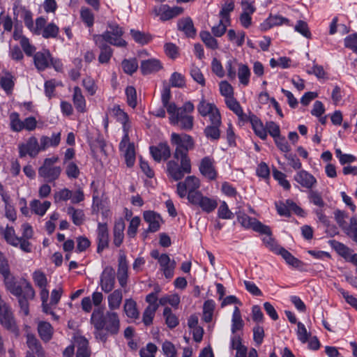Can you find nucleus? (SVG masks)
<instances>
[{
  "label": "nucleus",
  "instance_id": "1",
  "mask_svg": "<svg viewBox=\"0 0 357 357\" xmlns=\"http://www.w3.org/2000/svg\"><path fill=\"white\" fill-rule=\"evenodd\" d=\"M171 143L176 148L173 153V159L167 163V174L169 178L178 181L192 172L188 151L194 148L195 142L189 135L173 132L171 135Z\"/></svg>",
  "mask_w": 357,
  "mask_h": 357
},
{
  "label": "nucleus",
  "instance_id": "2",
  "mask_svg": "<svg viewBox=\"0 0 357 357\" xmlns=\"http://www.w3.org/2000/svg\"><path fill=\"white\" fill-rule=\"evenodd\" d=\"M0 273L3 276L6 289L17 298L20 312H22L24 316H28L29 314V301L34 298L35 290L31 283L26 280H24L22 284L15 281L14 277L10 275L8 263L1 252Z\"/></svg>",
  "mask_w": 357,
  "mask_h": 357
},
{
  "label": "nucleus",
  "instance_id": "3",
  "mask_svg": "<svg viewBox=\"0 0 357 357\" xmlns=\"http://www.w3.org/2000/svg\"><path fill=\"white\" fill-rule=\"evenodd\" d=\"M171 98L169 87L165 86L161 92V102L169 114V123L174 126H179L183 130H192L194 118L189 114L194 111V105L190 101H187L182 107H177L175 102L170 101Z\"/></svg>",
  "mask_w": 357,
  "mask_h": 357
},
{
  "label": "nucleus",
  "instance_id": "4",
  "mask_svg": "<svg viewBox=\"0 0 357 357\" xmlns=\"http://www.w3.org/2000/svg\"><path fill=\"white\" fill-rule=\"evenodd\" d=\"M91 323L94 329H104L109 335H116L121 328L120 318L117 312L107 311L97 307L94 309L91 316Z\"/></svg>",
  "mask_w": 357,
  "mask_h": 357
},
{
  "label": "nucleus",
  "instance_id": "5",
  "mask_svg": "<svg viewBox=\"0 0 357 357\" xmlns=\"http://www.w3.org/2000/svg\"><path fill=\"white\" fill-rule=\"evenodd\" d=\"M124 33L123 27L117 22L108 21L107 29L102 33L94 36V41L96 44L102 42L118 47H126L128 43L123 38Z\"/></svg>",
  "mask_w": 357,
  "mask_h": 357
},
{
  "label": "nucleus",
  "instance_id": "6",
  "mask_svg": "<svg viewBox=\"0 0 357 357\" xmlns=\"http://www.w3.org/2000/svg\"><path fill=\"white\" fill-rule=\"evenodd\" d=\"M58 160L59 158L57 156L45 158L43 165L38 169L39 176L43 178L48 183L57 180L61 173V167L54 166Z\"/></svg>",
  "mask_w": 357,
  "mask_h": 357
},
{
  "label": "nucleus",
  "instance_id": "7",
  "mask_svg": "<svg viewBox=\"0 0 357 357\" xmlns=\"http://www.w3.org/2000/svg\"><path fill=\"white\" fill-rule=\"evenodd\" d=\"M200 187V180L195 176H188L183 182L177 183V193L181 198L187 196L188 202L191 201L190 195L201 193L198 189Z\"/></svg>",
  "mask_w": 357,
  "mask_h": 357
},
{
  "label": "nucleus",
  "instance_id": "8",
  "mask_svg": "<svg viewBox=\"0 0 357 357\" xmlns=\"http://www.w3.org/2000/svg\"><path fill=\"white\" fill-rule=\"evenodd\" d=\"M238 222L246 229H252L260 234H266L268 237L271 235L269 227L263 225L255 218H251L245 213L239 212L237 214Z\"/></svg>",
  "mask_w": 357,
  "mask_h": 357
},
{
  "label": "nucleus",
  "instance_id": "9",
  "mask_svg": "<svg viewBox=\"0 0 357 357\" xmlns=\"http://www.w3.org/2000/svg\"><path fill=\"white\" fill-rule=\"evenodd\" d=\"M197 111L202 116H208L210 123H222L220 112L215 104L208 102L202 98L197 105Z\"/></svg>",
  "mask_w": 357,
  "mask_h": 357
},
{
  "label": "nucleus",
  "instance_id": "10",
  "mask_svg": "<svg viewBox=\"0 0 357 357\" xmlns=\"http://www.w3.org/2000/svg\"><path fill=\"white\" fill-rule=\"evenodd\" d=\"M119 150L123 155L128 167H131L135 161V144L130 142L129 133L124 129V134L119 143Z\"/></svg>",
  "mask_w": 357,
  "mask_h": 357
},
{
  "label": "nucleus",
  "instance_id": "11",
  "mask_svg": "<svg viewBox=\"0 0 357 357\" xmlns=\"http://www.w3.org/2000/svg\"><path fill=\"white\" fill-rule=\"evenodd\" d=\"M18 149L20 158H24L27 155L31 158H35L40 151H43L40 144L38 143V139L34 136H31L25 142L20 144Z\"/></svg>",
  "mask_w": 357,
  "mask_h": 357
},
{
  "label": "nucleus",
  "instance_id": "12",
  "mask_svg": "<svg viewBox=\"0 0 357 357\" xmlns=\"http://www.w3.org/2000/svg\"><path fill=\"white\" fill-rule=\"evenodd\" d=\"M265 243L275 254L281 255L289 265L296 268L301 266V261L294 257L288 250L282 247H280V245H278L275 243L274 240L271 237V236L268 238Z\"/></svg>",
  "mask_w": 357,
  "mask_h": 357
},
{
  "label": "nucleus",
  "instance_id": "13",
  "mask_svg": "<svg viewBox=\"0 0 357 357\" xmlns=\"http://www.w3.org/2000/svg\"><path fill=\"white\" fill-rule=\"evenodd\" d=\"M199 171L204 177L209 181L215 180L218 176L215 168V161L211 156H205L200 160Z\"/></svg>",
  "mask_w": 357,
  "mask_h": 357
},
{
  "label": "nucleus",
  "instance_id": "14",
  "mask_svg": "<svg viewBox=\"0 0 357 357\" xmlns=\"http://www.w3.org/2000/svg\"><path fill=\"white\" fill-rule=\"evenodd\" d=\"M191 201L189 202L195 206H199L204 212L210 213L218 206L216 199L204 196L203 194L197 193L194 196L190 195Z\"/></svg>",
  "mask_w": 357,
  "mask_h": 357
},
{
  "label": "nucleus",
  "instance_id": "15",
  "mask_svg": "<svg viewBox=\"0 0 357 357\" xmlns=\"http://www.w3.org/2000/svg\"><path fill=\"white\" fill-rule=\"evenodd\" d=\"M294 181L302 188L312 190L317 184V178L306 170L298 171L294 176Z\"/></svg>",
  "mask_w": 357,
  "mask_h": 357
},
{
  "label": "nucleus",
  "instance_id": "16",
  "mask_svg": "<svg viewBox=\"0 0 357 357\" xmlns=\"http://www.w3.org/2000/svg\"><path fill=\"white\" fill-rule=\"evenodd\" d=\"M149 149L153 160L158 162L161 160H167L171 155L170 147L167 142H161L156 146H151Z\"/></svg>",
  "mask_w": 357,
  "mask_h": 357
},
{
  "label": "nucleus",
  "instance_id": "17",
  "mask_svg": "<svg viewBox=\"0 0 357 357\" xmlns=\"http://www.w3.org/2000/svg\"><path fill=\"white\" fill-rule=\"evenodd\" d=\"M115 284V272L111 267H107L104 269L100 277L101 289L105 292H110Z\"/></svg>",
  "mask_w": 357,
  "mask_h": 357
},
{
  "label": "nucleus",
  "instance_id": "18",
  "mask_svg": "<svg viewBox=\"0 0 357 357\" xmlns=\"http://www.w3.org/2000/svg\"><path fill=\"white\" fill-rule=\"evenodd\" d=\"M144 221L149 224L147 231L156 232L160 229L162 219L160 214L153 211H146L143 213Z\"/></svg>",
  "mask_w": 357,
  "mask_h": 357
},
{
  "label": "nucleus",
  "instance_id": "19",
  "mask_svg": "<svg viewBox=\"0 0 357 357\" xmlns=\"http://www.w3.org/2000/svg\"><path fill=\"white\" fill-rule=\"evenodd\" d=\"M97 252H102L109 245V232L107 223L99 222L97 228Z\"/></svg>",
  "mask_w": 357,
  "mask_h": 357
},
{
  "label": "nucleus",
  "instance_id": "20",
  "mask_svg": "<svg viewBox=\"0 0 357 357\" xmlns=\"http://www.w3.org/2000/svg\"><path fill=\"white\" fill-rule=\"evenodd\" d=\"M52 55L48 50L44 49L33 55V63L38 71H44L50 66Z\"/></svg>",
  "mask_w": 357,
  "mask_h": 357
},
{
  "label": "nucleus",
  "instance_id": "21",
  "mask_svg": "<svg viewBox=\"0 0 357 357\" xmlns=\"http://www.w3.org/2000/svg\"><path fill=\"white\" fill-rule=\"evenodd\" d=\"M26 344L28 350L26 356L36 355L38 357H44L45 353L39 340L32 334H27Z\"/></svg>",
  "mask_w": 357,
  "mask_h": 357
},
{
  "label": "nucleus",
  "instance_id": "22",
  "mask_svg": "<svg viewBox=\"0 0 357 357\" xmlns=\"http://www.w3.org/2000/svg\"><path fill=\"white\" fill-rule=\"evenodd\" d=\"M128 268L126 256L121 255L119 258L117 279L121 287H125L127 284L128 278Z\"/></svg>",
  "mask_w": 357,
  "mask_h": 357
},
{
  "label": "nucleus",
  "instance_id": "23",
  "mask_svg": "<svg viewBox=\"0 0 357 357\" xmlns=\"http://www.w3.org/2000/svg\"><path fill=\"white\" fill-rule=\"evenodd\" d=\"M183 12V8L178 6L170 7L168 5H161L157 10V14L162 20L166 21L175 17Z\"/></svg>",
  "mask_w": 357,
  "mask_h": 357
},
{
  "label": "nucleus",
  "instance_id": "24",
  "mask_svg": "<svg viewBox=\"0 0 357 357\" xmlns=\"http://www.w3.org/2000/svg\"><path fill=\"white\" fill-rule=\"evenodd\" d=\"M160 270L167 279H172L174 275V270L176 263L174 259H171L169 256H164L160 260Z\"/></svg>",
  "mask_w": 357,
  "mask_h": 357
},
{
  "label": "nucleus",
  "instance_id": "25",
  "mask_svg": "<svg viewBox=\"0 0 357 357\" xmlns=\"http://www.w3.org/2000/svg\"><path fill=\"white\" fill-rule=\"evenodd\" d=\"M282 24L289 25V20L280 15H270L265 21L260 24V29L266 31L275 26H280Z\"/></svg>",
  "mask_w": 357,
  "mask_h": 357
},
{
  "label": "nucleus",
  "instance_id": "26",
  "mask_svg": "<svg viewBox=\"0 0 357 357\" xmlns=\"http://www.w3.org/2000/svg\"><path fill=\"white\" fill-rule=\"evenodd\" d=\"M162 68V64L157 59H149L141 62L140 70L143 75H149L159 71Z\"/></svg>",
  "mask_w": 357,
  "mask_h": 357
},
{
  "label": "nucleus",
  "instance_id": "27",
  "mask_svg": "<svg viewBox=\"0 0 357 357\" xmlns=\"http://www.w3.org/2000/svg\"><path fill=\"white\" fill-rule=\"evenodd\" d=\"M74 344L77 348L76 357H90L91 351L89 348V342L84 337H75Z\"/></svg>",
  "mask_w": 357,
  "mask_h": 357
},
{
  "label": "nucleus",
  "instance_id": "28",
  "mask_svg": "<svg viewBox=\"0 0 357 357\" xmlns=\"http://www.w3.org/2000/svg\"><path fill=\"white\" fill-rule=\"evenodd\" d=\"M331 247L346 261H349L351 255H352V250L344 243L335 240L329 241Z\"/></svg>",
  "mask_w": 357,
  "mask_h": 357
},
{
  "label": "nucleus",
  "instance_id": "29",
  "mask_svg": "<svg viewBox=\"0 0 357 357\" xmlns=\"http://www.w3.org/2000/svg\"><path fill=\"white\" fill-rule=\"evenodd\" d=\"M125 222L122 218L117 220L115 222L114 227V244L116 247H119L123 243L124 238V229H125Z\"/></svg>",
  "mask_w": 357,
  "mask_h": 357
},
{
  "label": "nucleus",
  "instance_id": "30",
  "mask_svg": "<svg viewBox=\"0 0 357 357\" xmlns=\"http://www.w3.org/2000/svg\"><path fill=\"white\" fill-rule=\"evenodd\" d=\"M38 332L41 340L47 342L52 337L54 329L49 322L41 321L38 324Z\"/></svg>",
  "mask_w": 357,
  "mask_h": 357
},
{
  "label": "nucleus",
  "instance_id": "31",
  "mask_svg": "<svg viewBox=\"0 0 357 357\" xmlns=\"http://www.w3.org/2000/svg\"><path fill=\"white\" fill-rule=\"evenodd\" d=\"M61 142V132L53 133L51 137L42 136L40 138V148L43 151L50 147L57 146Z\"/></svg>",
  "mask_w": 357,
  "mask_h": 357
},
{
  "label": "nucleus",
  "instance_id": "32",
  "mask_svg": "<svg viewBox=\"0 0 357 357\" xmlns=\"http://www.w3.org/2000/svg\"><path fill=\"white\" fill-rule=\"evenodd\" d=\"M123 292L121 289H116L107 296L109 311L118 310L122 303Z\"/></svg>",
  "mask_w": 357,
  "mask_h": 357
},
{
  "label": "nucleus",
  "instance_id": "33",
  "mask_svg": "<svg viewBox=\"0 0 357 357\" xmlns=\"http://www.w3.org/2000/svg\"><path fill=\"white\" fill-rule=\"evenodd\" d=\"M73 101L76 109L79 112H84L86 109V100L82 90L78 86L73 89Z\"/></svg>",
  "mask_w": 357,
  "mask_h": 357
},
{
  "label": "nucleus",
  "instance_id": "34",
  "mask_svg": "<svg viewBox=\"0 0 357 357\" xmlns=\"http://www.w3.org/2000/svg\"><path fill=\"white\" fill-rule=\"evenodd\" d=\"M96 45L100 50L98 56L99 63L101 64L108 63L113 55V50L105 43L100 42L99 44Z\"/></svg>",
  "mask_w": 357,
  "mask_h": 357
},
{
  "label": "nucleus",
  "instance_id": "35",
  "mask_svg": "<svg viewBox=\"0 0 357 357\" xmlns=\"http://www.w3.org/2000/svg\"><path fill=\"white\" fill-rule=\"evenodd\" d=\"M178 29L183 31L188 37L193 38L196 34L192 20L190 17L180 20L178 22Z\"/></svg>",
  "mask_w": 357,
  "mask_h": 357
},
{
  "label": "nucleus",
  "instance_id": "36",
  "mask_svg": "<svg viewBox=\"0 0 357 357\" xmlns=\"http://www.w3.org/2000/svg\"><path fill=\"white\" fill-rule=\"evenodd\" d=\"M221 124H215L213 122H211L209 125L206 126L204 130L205 137L211 141H218L220 137V127Z\"/></svg>",
  "mask_w": 357,
  "mask_h": 357
},
{
  "label": "nucleus",
  "instance_id": "37",
  "mask_svg": "<svg viewBox=\"0 0 357 357\" xmlns=\"http://www.w3.org/2000/svg\"><path fill=\"white\" fill-rule=\"evenodd\" d=\"M112 112L113 115L116 118L117 121L122 124L123 132H124V129H126V130L129 132V118L127 113L121 109L119 105H114L112 109Z\"/></svg>",
  "mask_w": 357,
  "mask_h": 357
},
{
  "label": "nucleus",
  "instance_id": "38",
  "mask_svg": "<svg viewBox=\"0 0 357 357\" xmlns=\"http://www.w3.org/2000/svg\"><path fill=\"white\" fill-rule=\"evenodd\" d=\"M251 126L255 133L261 139H266L267 137L266 128L264 127L261 121L257 116H252L251 117Z\"/></svg>",
  "mask_w": 357,
  "mask_h": 357
},
{
  "label": "nucleus",
  "instance_id": "39",
  "mask_svg": "<svg viewBox=\"0 0 357 357\" xmlns=\"http://www.w3.org/2000/svg\"><path fill=\"white\" fill-rule=\"evenodd\" d=\"M50 206L51 203L49 201L40 202L38 199H34L30 203L31 211L40 216H43Z\"/></svg>",
  "mask_w": 357,
  "mask_h": 357
},
{
  "label": "nucleus",
  "instance_id": "40",
  "mask_svg": "<svg viewBox=\"0 0 357 357\" xmlns=\"http://www.w3.org/2000/svg\"><path fill=\"white\" fill-rule=\"evenodd\" d=\"M251 72L246 64L239 63L238 68V77L241 84L246 86L249 84Z\"/></svg>",
  "mask_w": 357,
  "mask_h": 357
},
{
  "label": "nucleus",
  "instance_id": "41",
  "mask_svg": "<svg viewBox=\"0 0 357 357\" xmlns=\"http://www.w3.org/2000/svg\"><path fill=\"white\" fill-rule=\"evenodd\" d=\"M243 326L244 323L241 317V311L239 308L236 306L234 309L231 318V333L233 334L236 333L237 331L241 330Z\"/></svg>",
  "mask_w": 357,
  "mask_h": 357
},
{
  "label": "nucleus",
  "instance_id": "42",
  "mask_svg": "<svg viewBox=\"0 0 357 357\" xmlns=\"http://www.w3.org/2000/svg\"><path fill=\"white\" fill-rule=\"evenodd\" d=\"M201 40L208 49L215 50L218 48V40L208 31H202L199 33Z\"/></svg>",
  "mask_w": 357,
  "mask_h": 357
},
{
  "label": "nucleus",
  "instance_id": "43",
  "mask_svg": "<svg viewBox=\"0 0 357 357\" xmlns=\"http://www.w3.org/2000/svg\"><path fill=\"white\" fill-rule=\"evenodd\" d=\"M130 35L133 40L138 44L144 45L148 44L152 39L151 36L149 33L140 31L139 30L130 29Z\"/></svg>",
  "mask_w": 357,
  "mask_h": 357
},
{
  "label": "nucleus",
  "instance_id": "44",
  "mask_svg": "<svg viewBox=\"0 0 357 357\" xmlns=\"http://www.w3.org/2000/svg\"><path fill=\"white\" fill-rule=\"evenodd\" d=\"M123 310L126 314L132 319H137L139 317V312L137 309V303L132 298L126 299Z\"/></svg>",
  "mask_w": 357,
  "mask_h": 357
},
{
  "label": "nucleus",
  "instance_id": "45",
  "mask_svg": "<svg viewBox=\"0 0 357 357\" xmlns=\"http://www.w3.org/2000/svg\"><path fill=\"white\" fill-rule=\"evenodd\" d=\"M67 213L71 217L73 222L79 226L82 225L84 220V213L82 209H76L73 206H69L67 208Z\"/></svg>",
  "mask_w": 357,
  "mask_h": 357
},
{
  "label": "nucleus",
  "instance_id": "46",
  "mask_svg": "<svg viewBox=\"0 0 357 357\" xmlns=\"http://www.w3.org/2000/svg\"><path fill=\"white\" fill-rule=\"evenodd\" d=\"M215 303L212 299L206 301L203 305V319L205 322L209 323L212 321Z\"/></svg>",
  "mask_w": 357,
  "mask_h": 357
},
{
  "label": "nucleus",
  "instance_id": "47",
  "mask_svg": "<svg viewBox=\"0 0 357 357\" xmlns=\"http://www.w3.org/2000/svg\"><path fill=\"white\" fill-rule=\"evenodd\" d=\"M0 85L7 95L13 93L15 86L13 76L8 73L6 76L1 77L0 79Z\"/></svg>",
  "mask_w": 357,
  "mask_h": 357
},
{
  "label": "nucleus",
  "instance_id": "48",
  "mask_svg": "<svg viewBox=\"0 0 357 357\" xmlns=\"http://www.w3.org/2000/svg\"><path fill=\"white\" fill-rule=\"evenodd\" d=\"M3 236L6 242L14 246V247H18L19 245V238L15 234V231L13 227H8L7 226L4 232H3Z\"/></svg>",
  "mask_w": 357,
  "mask_h": 357
},
{
  "label": "nucleus",
  "instance_id": "49",
  "mask_svg": "<svg viewBox=\"0 0 357 357\" xmlns=\"http://www.w3.org/2000/svg\"><path fill=\"white\" fill-rule=\"evenodd\" d=\"M163 316L165 318V322L170 328H174L178 326L179 321L178 317L172 313L169 307H165L163 311Z\"/></svg>",
  "mask_w": 357,
  "mask_h": 357
},
{
  "label": "nucleus",
  "instance_id": "50",
  "mask_svg": "<svg viewBox=\"0 0 357 357\" xmlns=\"http://www.w3.org/2000/svg\"><path fill=\"white\" fill-rule=\"evenodd\" d=\"M121 66L125 73L132 75L138 68V63L136 59H124Z\"/></svg>",
  "mask_w": 357,
  "mask_h": 357
},
{
  "label": "nucleus",
  "instance_id": "51",
  "mask_svg": "<svg viewBox=\"0 0 357 357\" xmlns=\"http://www.w3.org/2000/svg\"><path fill=\"white\" fill-rule=\"evenodd\" d=\"M59 28L54 23H50L43 29L41 35L44 38H54L57 36Z\"/></svg>",
  "mask_w": 357,
  "mask_h": 357
},
{
  "label": "nucleus",
  "instance_id": "52",
  "mask_svg": "<svg viewBox=\"0 0 357 357\" xmlns=\"http://www.w3.org/2000/svg\"><path fill=\"white\" fill-rule=\"evenodd\" d=\"M32 278L35 284L40 289L47 287V279L45 274L41 271H35L32 274Z\"/></svg>",
  "mask_w": 357,
  "mask_h": 357
},
{
  "label": "nucleus",
  "instance_id": "53",
  "mask_svg": "<svg viewBox=\"0 0 357 357\" xmlns=\"http://www.w3.org/2000/svg\"><path fill=\"white\" fill-rule=\"evenodd\" d=\"M344 231L357 243V216L351 218L350 224L346 227Z\"/></svg>",
  "mask_w": 357,
  "mask_h": 357
},
{
  "label": "nucleus",
  "instance_id": "54",
  "mask_svg": "<svg viewBox=\"0 0 357 357\" xmlns=\"http://www.w3.org/2000/svg\"><path fill=\"white\" fill-rule=\"evenodd\" d=\"M10 126L13 131L20 132L22 130L23 121L20 119L17 112H13L10 114Z\"/></svg>",
  "mask_w": 357,
  "mask_h": 357
},
{
  "label": "nucleus",
  "instance_id": "55",
  "mask_svg": "<svg viewBox=\"0 0 357 357\" xmlns=\"http://www.w3.org/2000/svg\"><path fill=\"white\" fill-rule=\"evenodd\" d=\"M81 19L83 22L88 26L91 27L94 23V15L88 8H82L80 11Z\"/></svg>",
  "mask_w": 357,
  "mask_h": 357
},
{
  "label": "nucleus",
  "instance_id": "56",
  "mask_svg": "<svg viewBox=\"0 0 357 357\" xmlns=\"http://www.w3.org/2000/svg\"><path fill=\"white\" fill-rule=\"evenodd\" d=\"M158 309L155 307H146L143 312L142 322L146 326L152 324L153 318Z\"/></svg>",
  "mask_w": 357,
  "mask_h": 357
},
{
  "label": "nucleus",
  "instance_id": "57",
  "mask_svg": "<svg viewBox=\"0 0 357 357\" xmlns=\"http://www.w3.org/2000/svg\"><path fill=\"white\" fill-rule=\"evenodd\" d=\"M273 176L277 180L279 184L284 189L289 190L291 188V185L289 182L286 179V175L282 172L278 170L277 169H273Z\"/></svg>",
  "mask_w": 357,
  "mask_h": 357
},
{
  "label": "nucleus",
  "instance_id": "58",
  "mask_svg": "<svg viewBox=\"0 0 357 357\" xmlns=\"http://www.w3.org/2000/svg\"><path fill=\"white\" fill-rule=\"evenodd\" d=\"M70 197H72V191L66 188L56 192L54 195V199L55 203L66 202L70 199Z\"/></svg>",
  "mask_w": 357,
  "mask_h": 357
},
{
  "label": "nucleus",
  "instance_id": "59",
  "mask_svg": "<svg viewBox=\"0 0 357 357\" xmlns=\"http://www.w3.org/2000/svg\"><path fill=\"white\" fill-rule=\"evenodd\" d=\"M234 8V3L231 1L229 2L225 3L222 7L221 10L220 11V15L221 19L225 20V22L230 24V18L229 13L233 11Z\"/></svg>",
  "mask_w": 357,
  "mask_h": 357
},
{
  "label": "nucleus",
  "instance_id": "60",
  "mask_svg": "<svg viewBox=\"0 0 357 357\" xmlns=\"http://www.w3.org/2000/svg\"><path fill=\"white\" fill-rule=\"evenodd\" d=\"M229 24L225 22V20L221 19L217 25L213 26L211 27V32L215 37H221L222 36L226 31L227 26Z\"/></svg>",
  "mask_w": 357,
  "mask_h": 357
},
{
  "label": "nucleus",
  "instance_id": "61",
  "mask_svg": "<svg viewBox=\"0 0 357 357\" xmlns=\"http://www.w3.org/2000/svg\"><path fill=\"white\" fill-rule=\"evenodd\" d=\"M344 45L346 48H348L357 54V33L348 35L344 39Z\"/></svg>",
  "mask_w": 357,
  "mask_h": 357
},
{
  "label": "nucleus",
  "instance_id": "62",
  "mask_svg": "<svg viewBox=\"0 0 357 357\" xmlns=\"http://www.w3.org/2000/svg\"><path fill=\"white\" fill-rule=\"evenodd\" d=\"M140 222L141 220L138 216H135L131 218L127 230V234L130 238H134L135 236Z\"/></svg>",
  "mask_w": 357,
  "mask_h": 357
},
{
  "label": "nucleus",
  "instance_id": "63",
  "mask_svg": "<svg viewBox=\"0 0 357 357\" xmlns=\"http://www.w3.org/2000/svg\"><path fill=\"white\" fill-rule=\"evenodd\" d=\"M220 93L225 99L234 96V89L227 81H221L219 83Z\"/></svg>",
  "mask_w": 357,
  "mask_h": 357
},
{
  "label": "nucleus",
  "instance_id": "64",
  "mask_svg": "<svg viewBox=\"0 0 357 357\" xmlns=\"http://www.w3.org/2000/svg\"><path fill=\"white\" fill-rule=\"evenodd\" d=\"M126 95L128 105L132 108H135L137 105V92L135 89L132 86H127L126 89Z\"/></svg>",
  "mask_w": 357,
  "mask_h": 357
}]
</instances>
